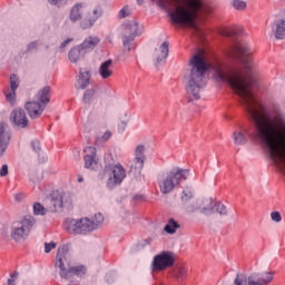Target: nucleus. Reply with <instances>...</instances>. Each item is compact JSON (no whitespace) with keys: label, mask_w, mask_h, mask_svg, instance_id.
<instances>
[{"label":"nucleus","mask_w":285,"mask_h":285,"mask_svg":"<svg viewBox=\"0 0 285 285\" xmlns=\"http://www.w3.org/2000/svg\"><path fill=\"white\" fill-rule=\"evenodd\" d=\"M85 168L88 170H97L99 168V163L97 160V148L89 146L85 148Z\"/></svg>","instance_id":"nucleus-15"},{"label":"nucleus","mask_w":285,"mask_h":285,"mask_svg":"<svg viewBox=\"0 0 285 285\" xmlns=\"http://www.w3.org/2000/svg\"><path fill=\"white\" fill-rule=\"evenodd\" d=\"M31 147L35 150V153H40L41 151V142H39V140H32L31 141Z\"/></svg>","instance_id":"nucleus-43"},{"label":"nucleus","mask_w":285,"mask_h":285,"mask_svg":"<svg viewBox=\"0 0 285 285\" xmlns=\"http://www.w3.org/2000/svg\"><path fill=\"white\" fill-rule=\"evenodd\" d=\"M129 16H130V13L128 12V8L127 7H124L118 12V19H126V17H129Z\"/></svg>","instance_id":"nucleus-41"},{"label":"nucleus","mask_w":285,"mask_h":285,"mask_svg":"<svg viewBox=\"0 0 285 285\" xmlns=\"http://www.w3.org/2000/svg\"><path fill=\"white\" fill-rule=\"evenodd\" d=\"M50 204L52 206L51 213H57L58 210H61L66 204H70V196L63 191H52Z\"/></svg>","instance_id":"nucleus-12"},{"label":"nucleus","mask_w":285,"mask_h":285,"mask_svg":"<svg viewBox=\"0 0 285 285\" xmlns=\"http://www.w3.org/2000/svg\"><path fill=\"white\" fill-rule=\"evenodd\" d=\"M177 3L178 6L169 11V18L173 23L184 28H191L196 32H199L197 18L213 12V8L206 4L204 0H177Z\"/></svg>","instance_id":"nucleus-2"},{"label":"nucleus","mask_w":285,"mask_h":285,"mask_svg":"<svg viewBox=\"0 0 285 285\" xmlns=\"http://www.w3.org/2000/svg\"><path fill=\"white\" fill-rule=\"evenodd\" d=\"M180 199L183 206H186L189 202H193V199H195V190L193 187H185Z\"/></svg>","instance_id":"nucleus-29"},{"label":"nucleus","mask_w":285,"mask_h":285,"mask_svg":"<svg viewBox=\"0 0 285 285\" xmlns=\"http://www.w3.org/2000/svg\"><path fill=\"white\" fill-rule=\"evenodd\" d=\"M19 88V77L17 75L10 76V89L4 90V96L9 104H14L17 99V89Z\"/></svg>","instance_id":"nucleus-18"},{"label":"nucleus","mask_w":285,"mask_h":285,"mask_svg":"<svg viewBox=\"0 0 285 285\" xmlns=\"http://www.w3.org/2000/svg\"><path fill=\"white\" fill-rule=\"evenodd\" d=\"M191 69L186 73V90L193 99H202V90L206 88V72H208V65L204 56L196 53L189 60Z\"/></svg>","instance_id":"nucleus-3"},{"label":"nucleus","mask_w":285,"mask_h":285,"mask_svg":"<svg viewBox=\"0 0 285 285\" xmlns=\"http://www.w3.org/2000/svg\"><path fill=\"white\" fill-rule=\"evenodd\" d=\"M78 181L81 184V181H83V177L79 176Z\"/></svg>","instance_id":"nucleus-54"},{"label":"nucleus","mask_w":285,"mask_h":285,"mask_svg":"<svg viewBox=\"0 0 285 285\" xmlns=\"http://www.w3.org/2000/svg\"><path fill=\"white\" fill-rule=\"evenodd\" d=\"M51 89L50 86H46L42 89H40L38 91V94L36 95V99L38 101V104H40L41 106H43L46 108V106H48V104H50V97H51Z\"/></svg>","instance_id":"nucleus-23"},{"label":"nucleus","mask_w":285,"mask_h":285,"mask_svg":"<svg viewBox=\"0 0 285 285\" xmlns=\"http://www.w3.org/2000/svg\"><path fill=\"white\" fill-rule=\"evenodd\" d=\"M24 108L27 110V115L30 117V119H39L43 115V110H46L45 105H41L39 101H28L24 105Z\"/></svg>","instance_id":"nucleus-17"},{"label":"nucleus","mask_w":285,"mask_h":285,"mask_svg":"<svg viewBox=\"0 0 285 285\" xmlns=\"http://www.w3.org/2000/svg\"><path fill=\"white\" fill-rule=\"evenodd\" d=\"M141 199H144V196L141 195L134 196V202H141Z\"/></svg>","instance_id":"nucleus-50"},{"label":"nucleus","mask_w":285,"mask_h":285,"mask_svg":"<svg viewBox=\"0 0 285 285\" xmlns=\"http://www.w3.org/2000/svg\"><path fill=\"white\" fill-rule=\"evenodd\" d=\"M68 57L71 63H78V61H81L86 57V51L79 45L70 49Z\"/></svg>","instance_id":"nucleus-24"},{"label":"nucleus","mask_w":285,"mask_h":285,"mask_svg":"<svg viewBox=\"0 0 285 285\" xmlns=\"http://www.w3.org/2000/svg\"><path fill=\"white\" fill-rule=\"evenodd\" d=\"M189 175L190 170L181 168H176L167 173L166 177L159 181L160 193H163V195L173 193L176 186H179L181 181H186V179H188Z\"/></svg>","instance_id":"nucleus-7"},{"label":"nucleus","mask_w":285,"mask_h":285,"mask_svg":"<svg viewBox=\"0 0 285 285\" xmlns=\"http://www.w3.org/2000/svg\"><path fill=\"white\" fill-rule=\"evenodd\" d=\"M17 277H19V272L14 271L11 275L10 278L7 281V285H17Z\"/></svg>","instance_id":"nucleus-39"},{"label":"nucleus","mask_w":285,"mask_h":285,"mask_svg":"<svg viewBox=\"0 0 285 285\" xmlns=\"http://www.w3.org/2000/svg\"><path fill=\"white\" fill-rule=\"evenodd\" d=\"M94 26H95V20L92 18L82 20L80 22V27L82 28V30H88V28H92Z\"/></svg>","instance_id":"nucleus-36"},{"label":"nucleus","mask_w":285,"mask_h":285,"mask_svg":"<svg viewBox=\"0 0 285 285\" xmlns=\"http://www.w3.org/2000/svg\"><path fill=\"white\" fill-rule=\"evenodd\" d=\"M72 38L66 39L63 42H61L60 45V50H63V48H66V46H68V43H71Z\"/></svg>","instance_id":"nucleus-49"},{"label":"nucleus","mask_w":285,"mask_h":285,"mask_svg":"<svg viewBox=\"0 0 285 285\" xmlns=\"http://www.w3.org/2000/svg\"><path fill=\"white\" fill-rule=\"evenodd\" d=\"M158 6L160 8H163L164 10H166V8H168V6H170V2L168 0H158Z\"/></svg>","instance_id":"nucleus-47"},{"label":"nucleus","mask_w":285,"mask_h":285,"mask_svg":"<svg viewBox=\"0 0 285 285\" xmlns=\"http://www.w3.org/2000/svg\"><path fill=\"white\" fill-rule=\"evenodd\" d=\"M107 179V188L112 190L117 186H121L126 179V168L121 164H107L104 169Z\"/></svg>","instance_id":"nucleus-8"},{"label":"nucleus","mask_w":285,"mask_h":285,"mask_svg":"<svg viewBox=\"0 0 285 285\" xmlns=\"http://www.w3.org/2000/svg\"><path fill=\"white\" fill-rule=\"evenodd\" d=\"M90 71H81L79 75V79L77 80L76 88L80 90H86L88 86H90Z\"/></svg>","instance_id":"nucleus-27"},{"label":"nucleus","mask_w":285,"mask_h":285,"mask_svg":"<svg viewBox=\"0 0 285 285\" xmlns=\"http://www.w3.org/2000/svg\"><path fill=\"white\" fill-rule=\"evenodd\" d=\"M33 215H46V207L40 203L33 204Z\"/></svg>","instance_id":"nucleus-33"},{"label":"nucleus","mask_w":285,"mask_h":285,"mask_svg":"<svg viewBox=\"0 0 285 285\" xmlns=\"http://www.w3.org/2000/svg\"><path fill=\"white\" fill-rule=\"evenodd\" d=\"M274 35L276 39H284L285 38V20H276L274 22Z\"/></svg>","instance_id":"nucleus-28"},{"label":"nucleus","mask_w":285,"mask_h":285,"mask_svg":"<svg viewBox=\"0 0 285 285\" xmlns=\"http://www.w3.org/2000/svg\"><path fill=\"white\" fill-rule=\"evenodd\" d=\"M175 266V253L170 250H164L156 255L151 263L153 273H161L168 271Z\"/></svg>","instance_id":"nucleus-9"},{"label":"nucleus","mask_w":285,"mask_h":285,"mask_svg":"<svg viewBox=\"0 0 285 285\" xmlns=\"http://www.w3.org/2000/svg\"><path fill=\"white\" fill-rule=\"evenodd\" d=\"M275 278V272H264L263 274H252L247 278L246 285H268Z\"/></svg>","instance_id":"nucleus-14"},{"label":"nucleus","mask_w":285,"mask_h":285,"mask_svg":"<svg viewBox=\"0 0 285 285\" xmlns=\"http://www.w3.org/2000/svg\"><path fill=\"white\" fill-rule=\"evenodd\" d=\"M85 8H86V3L83 2H78L71 8L69 19L70 21H72V23H77V21H81Z\"/></svg>","instance_id":"nucleus-20"},{"label":"nucleus","mask_w":285,"mask_h":285,"mask_svg":"<svg viewBox=\"0 0 285 285\" xmlns=\"http://www.w3.org/2000/svg\"><path fill=\"white\" fill-rule=\"evenodd\" d=\"M186 213H196V210H202L204 209V202L199 200H191L187 205H184Z\"/></svg>","instance_id":"nucleus-30"},{"label":"nucleus","mask_w":285,"mask_h":285,"mask_svg":"<svg viewBox=\"0 0 285 285\" xmlns=\"http://www.w3.org/2000/svg\"><path fill=\"white\" fill-rule=\"evenodd\" d=\"M36 224L37 219L32 216H24L20 220L13 222L10 228L11 239L17 244L26 242L30 237V233H32Z\"/></svg>","instance_id":"nucleus-6"},{"label":"nucleus","mask_w":285,"mask_h":285,"mask_svg":"<svg viewBox=\"0 0 285 285\" xmlns=\"http://www.w3.org/2000/svg\"><path fill=\"white\" fill-rule=\"evenodd\" d=\"M124 127H126V122H121Z\"/></svg>","instance_id":"nucleus-56"},{"label":"nucleus","mask_w":285,"mask_h":285,"mask_svg":"<svg viewBox=\"0 0 285 285\" xmlns=\"http://www.w3.org/2000/svg\"><path fill=\"white\" fill-rule=\"evenodd\" d=\"M70 245L67 244L58 247L55 266L60 269L59 275L62 279H70L72 275L83 277L88 273V267L85 265L70 266Z\"/></svg>","instance_id":"nucleus-4"},{"label":"nucleus","mask_w":285,"mask_h":285,"mask_svg":"<svg viewBox=\"0 0 285 285\" xmlns=\"http://www.w3.org/2000/svg\"><path fill=\"white\" fill-rule=\"evenodd\" d=\"M150 239H145L142 246H146V244H150Z\"/></svg>","instance_id":"nucleus-52"},{"label":"nucleus","mask_w":285,"mask_h":285,"mask_svg":"<svg viewBox=\"0 0 285 285\" xmlns=\"http://www.w3.org/2000/svg\"><path fill=\"white\" fill-rule=\"evenodd\" d=\"M203 215H215V213H218V215L223 216L228 215V209L226 208V205H224V203L222 202H215L213 204V198H206L203 200Z\"/></svg>","instance_id":"nucleus-11"},{"label":"nucleus","mask_w":285,"mask_h":285,"mask_svg":"<svg viewBox=\"0 0 285 285\" xmlns=\"http://www.w3.org/2000/svg\"><path fill=\"white\" fill-rule=\"evenodd\" d=\"M52 248H57V243L51 242V243H45V253H50Z\"/></svg>","instance_id":"nucleus-44"},{"label":"nucleus","mask_w":285,"mask_h":285,"mask_svg":"<svg viewBox=\"0 0 285 285\" xmlns=\"http://www.w3.org/2000/svg\"><path fill=\"white\" fill-rule=\"evenodd\" d=\"M79 46L85 51V53L91 52V50H95V48H97V46H99V38L89 36Z\"/></svg>","instance_id":"nucleus-25"},{"label":"nucleus","mask_w":285,"mask_h":285,"mask_svg":"<svg viewBox=\"0 0 285 285\" xmlns=\"http://www.w3.org/2000/svg\"><path fill=\"white\" fill-rule=\"evenodd\" d=\"M104 214H95L92 218L82 217L79 219L68 218L65 222V229L70 235H88L92 230H97L104 224Z\"/></svg>","instance_id":"nucleus-5"},{"label":"nucleus","mask_w":285,"mask_h":285,"mask_svg":"<svg viewBox=\"0 0 285 285\" xmlns=\"http://www.w3.org/2000/svg\"><path fill=\"white\" fill-rule=\"evenodd\" d=\"M234 144L236 146H244V144H246V141H248V138H246V135H244V132L242 131H234Z\"/></svg>","instance_id":"nucleus-32"},{"label":"nucleus","mask_w":285,"mask_h":285,"mask_svg":"<svg viewBox=\"0 0 285 285\" xmlns=\"http://www.w3.org/2000/svg\"><path fill=\"white\" fill-rule=\"evenodd\" d=\"M271 217H272L273 222H276V223L282 222V214H279V212H273L271 214Z\"/></svg>","instance_id":"nucleus-45"},{"label":"nucleus","mask_w":285,"mask_h":285,"mask_svg":"<svg viewBox=\"0 0 285 285\" xmlns=\"http://www.w3.org/2000/svg\"><path fill=\"white\" fill-rule=\"evenodd\" d=\"M105 137H107V138L110 137V132H106Z\"/></svg>","instance_id":"nucleus-55"},{"label":"nucleus","mask_w":285,"mask_h":285,"mask_svg":"<svg viewBox=\"0 0 285 285\" xmlns=\"http://www.w3.org/2000/svg\"><path fill=\"white\" fill-rule=\"evenodd\" d=\"M169 275L175 282L181 284L188 277V267L185 264H177L169 272Z\"/></svg>","instance_id":"nucleus-19"},{"label":"nucleus","mask_w":285,"mask_h":285,"mask_svg":"<svg viewBox=\"0 0 285 285\" xmlns=\"http://www.w3.org/2000/svg\"><path fill=\"white\" fill-rule=\"evenodd\" d=\"M137 35H139V22L132 20L124 24L122 46L128 52L132 50V41Z\"/></svg>","instance_id":"nucleus-10"},{"label":"nucleus","mask_w":285,"mask_h":285,"mask_svg":"<svg viewBox=\"0 0 285 285\" xmlns=\"http://www.w3.org/2000/svg\"><path fill=\"white\" fill-rule=\"evenodd\" d=\"M39 46L38 41H32L27 46V52H35Z\"/></svg>","instance_id":"nucleus-42"},{"label":"nucleus","mask_w":285,"mask_h":285,"mask_svg":"<svg viewBox=\"0 0 285 285\" xmlns=\"http://www.w3.org/2000/svg\"><path fill=\"white\" fill-rule=\"evenodd\" d=\"M10 145V134L6 131L3 125H0V157L6 153V149Z\"/></svg>","instance_id":"nucleus-26"},{"label":"nucleus","mask_w":285,"mask_h":285,"mask_svg":"<svg viewBox=\"0 0 285 285\" xmlns=\"http://www.w3.org/2000/svg\"><path fill=\"white\" fill-rule=\"evenodd\" d=\"M222 35H223V37H228L229 39H235V37H237L238 32L235 29L228 28V29H224L222 31Z\"/></svg>","instance_id":"nucleus-34"},{"label":"nucleus","mask_w":285,"mask_h":285,"mask_svg":"<svg viewBox=\"0 0 285 285\" xmlns=\"http://www.w3.org/2000/svg\"><path fill=\"white\" fill-rule=\"evenodd\" d=\"M138 6H144V0H137Z\"/></svg>","instance_id":"nucleus-53"},{"label":"nucleus","mask_w":285,"mask_h":285,"mask_svg":"<svg viewBox=\"0 0 285 285\" xmlns=\"http://www.w3.org/2000/svg\"><path fill=\"white\" fill-rule=\"evenodd\" d=\"M9 120L13 128H28V116H26V110L21 108L13 109L9 116Z\"/></svg>","instance_id":"nucleus-13"},{"label":"nucleus","mask_w":285,"mask_h":285,"mask_svg":"<svg viewBox=\"0 0 285 285\" xmlns=\"http://www.w3.org/2000/svg\"><path fill=\"white\" fill-rule=\"evenodd\" d=\"M65 1L66 0H48V3H50L51 6H57V8H61Z\"/></svg>","instance_id":"nucleus-46"},{"label":"nucleus","mask_w":285,"mask_h":285,"mask_svg":"<svg viewBox=\"0 0 285 285\" xmlns=\"http://www.w3.org/2000/svg\"><path fill=\"white\" fill-rule=\"evenodd\" d=\"M169 43L168 41H165L160 45L159 53L156 56L155 67L159 68V66H163V63H166V59H168V52H170L168 48Z\"/></svg>","instance_id":"nucleus-21"},{"label":"nucleus","mask_w":285,"mask_h":285,"mask_svg":"<svg viewBox=\"0 0 285 285\" xmlns=\"http://www.w3.org/2000/svg\"><path fill=\"white\" fill-rule=\"evenodd\" d=\"M146 151V147L144 145H139L136 147L135 150V158L131 163V170H137V173H141L144 169V164L146 161V155L144 154Z\"/></svg>","instance_id":"nucleus-16"},{"label":"nucleus","mask_w":285,"mask_h":285,"mask_svg":"<svg viewBox=\"0 0 285 285\" xmlns=\"http://www.w3.org/2000/svg\"><path fill=\"white\" fill-rule=\"evenodd\" d=\"M244 132L259 141L274 164L285 174V122H250Z\"/></svg>","instance_id":"nucleus-1"},{"label":"nucleus","mask_w":285,"mask_h":285,"mask_svg":"<svg viewBox=\"0 0 285 285\" xmlns=\"http://www.w3.org/2000/svg\"><path fill=\"white\" fill-rule=\"evenodd\" d=\"M94 97H95V89H87L83 95V102L90 104Z\"/></svg>","instance_id":"nucleus-35"},{"label":"nucleus","mask_w":285,"mask_h":285,"mask_svg":"<svg viewBox=\"0 0 285 285\" xmlns=\"http://www.w3.org/2000/svg\"><path fill=\"white\" fill-rule=\"evenodd\" d=\"M21 199H23V194H17L16 202H21Z\"/></svg>","instance_id":"nucleus-51"},{"label":"nucleus","mask_w":285,"mask_h":285,"mask_svg":"<svg viewBox=\"0 0 285 285\" xmlns=\"http://www.w3.org/2000/svg\"><path fill=\"white\" fill-rule=\"evenodd\" d=\"M244 282H246V275L238 273L234 279V285H244Z\"/></svg>","instance_id":"nucleus-38"},{"label":"nucleus","mask_w":285,"mask_h":285,"mask_svg":"<svg viewBox=\"0 0 285 285\" xmlns=\"http://www.w3.org/2000/svg\"><path fill=\"white\" fill-rule=\"evenodd\" d=\"M178 228H180L179 223L175 220V218H169L164 230L168 233V235H175Z\"/></svg>","instance_id":"nucleus-31"},{"label":"nucleus","mask_w":285,"mask_h":285,"mask_svg":"<svg viewBox=\"0 0 285 285\" xmlns=\"http://www.w3.org/2000/svg\"><path fill=\"white\" fill-rule=\"evenodd\" d=\"M101 14H104V11L101 10V7H97L96 9H94L92 11V20L97 21V19H99V17H101Z\"/></svg>","instance_id":"nucleus-40"},{"label":"nucleus","mask_w":285,"mask_h":285,"mask_svg":"<svg viewBox=\"0 0 285 285\" xmlns=\"http://www.w3.org/2000/svg\"><path fill=\"white\" fill-rule=\"evenodd\" d=\"M233 7L235 10H246V1L233 0Z\"/></svg>","instance_id":"nucleus-37"},{"label":"nucleus","mask_w":285,"mask_h":285,"mask_svg":"<svg viewBox=\"0 0 285 285\" xmlns=\"http://www.w3.org/2000/svg\"><path fill=\"white\" fill-rule=\"evenodd\" d=\"M98 75L101 77V79H110L112 77V59H108L100 63V67L98 69Z\"/></svg>","instance_id":"nucleus-22"},{"label":"nucleus","mask_w":285,"mask_h":285,"mask_svg":"<svg viewBox=\"0 0 285 285\" xmlns=\"http://www.w3.org/2000/svg\"><path fill=\"white\" fill-rule=\"evenodd\" d=\"M0 177H8V165H2L0 169Z\"/></svg>","instance_id":"nucleus-48"}]
</instances>
